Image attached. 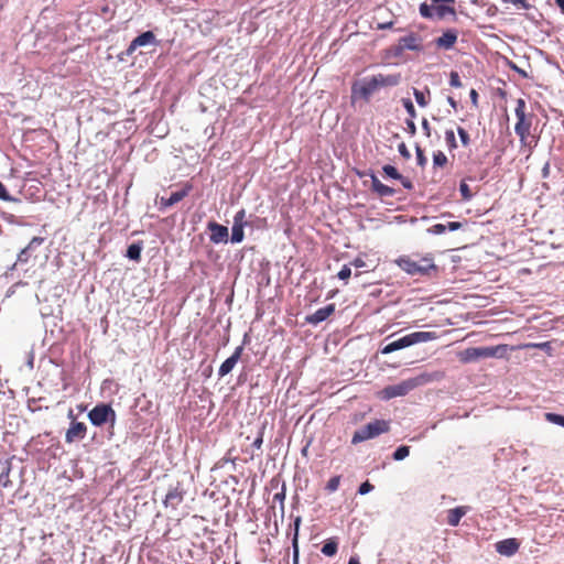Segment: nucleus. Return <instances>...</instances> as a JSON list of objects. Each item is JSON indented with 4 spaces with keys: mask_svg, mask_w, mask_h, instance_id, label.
Segmentation results:
<instances>
[{
    "mask_svg": "<svg viewBox=\"0 0 564 564\" xmlns=\"http://www.w3.org/2000/svg\"><path fill=\"white\" fill-rule=\"evenodd\" d=\"M395 263L411 275H427L430 274V271L436 269L433 258L431 257H424L415 260L412 257L402 256L395 260Z\"/></svg>",
    "mask_w": 564,
    "mask_h": 564,
    "instance_id": "obj_3",
    "label": "nucleus"
},
{
    "mask_svg": "<svg viewBox=\"0 0 564 564\" xmlns=\"http://www.w3.org/2000/svg\"><path fill=\"white\" fill-rule=\"evenodd\" d=\"M382 171H383V173H384L387 176H389V177H391V178H394V180L402 178V175H401V174L398 172V170H397L394 166H392V165H389V164L384 165V166L382 167Z\"/></svg>",
    "mask_w": 564,
    "mask_h": 564,
    "instance_id": "obj_28",
    "label": "nucleus"
},
{
    "mask_svg": "<svg viewBox=\"0 0 564 564\" xmlns=\"http://www.w3.org/2000/svg\"><path fill=\"white\" fill-rule=\"evenodd\" d=\"M409 454H410V447L406 445H401L394 451L392 457L394 460H403L404 458H406L409 456Z\"/></svg>",
    "mask_w": 564,
    "mask_h": 564,
    "instance_id": "obj_26",
    "label": "nucleus"
},
{
    "mask_svg": "<svg viewBox=\"0 0 564 564\" xmlns=\"http://www.w3.org/2000/svg\"><path fill=\"white\" fill-rule=\"evenodd\" d=\"M402 104H403V107L405 108L408 115L411 118H415L416 117V111H415V108L413 106V102L410 99H408V98H403L402 99Z\"/></svg>",
    "mask_w": 564,
    "mask_h": 564,
    "instance_id": "obj_37",
    "label": "nucleus"
},
{
    "mask_svg": "<svg viewBox=\"0 0 564 564\" xmlns=\"http://www.w3.org/2000/svg\"><path fill=\"white\" fill-rule=\"evenodd\" d=\"M370 177H371L372 191L376 192L379 188V186L382 185V183L379 181V178L373 173H370Z\"/></svg>",
    "mask_w": 564,
    "mask_h": 564,
    "instance_id": "obj_50",
    "label": "nucleus"
},
{
    "mask_svg": "<svg viewBox=\"0 0 564 564\" xmlns=\"http://www.w3.org/2000/svg\"><path fill=\"white\" fill-rule=\"evenodd\" d=\"M243 228L242 225H232L230 237L232 243H239L243 240Z\"/></svg>",
    "mask_w": 564,
    "mask_h": 564,
    "instance_id": "obj_24",
    "label": "nucleus"
},
{
    "mask_svg": "<svg viewBox=\"0 0 564 564\" xmlns=\"http://www.w3.org/2000/svg\"><path fill=\"white\" fill-rule=\"evenodd\" d=\"M447 102L454 108H457V101L453 97H447Z\"/></svg>",
    "mask_w": 564,
    "mask_h": 564,
    "instance_id": "obj_60",
    "label": "nucleus"
},
{
    "mask_svg": "<svg viewBox=\"0 0 564 564\" xmlns=\"http://www.w3.org/2000/svg\"><path fill=\"white\" fill-rule=\"evenodd\" d=\"M446 226V229L451 230V231H455V230H458L462 228L463 224L459 223V221H451L448 223Z\"/></svg>",
    "mask_w": 564,
    "mask_h": 564,
    "instance_id": "obj_51",
    "label": "nucleus"
},
{
    "mask_svg": "<svg viewBox=\"0 0 564 564\" xmlns=\"http://www.w3.org/2000/svg\"><path fill=\"white\" fill-rule=\"evenodd\" d=\"M455 0H431V3L423 2L420 6V14L425 19H443L447 14H454L453 7L443 3H454Z\"/></svg>",
    "mask_w": 564,
    "mask_h": 564,
    "instance_id": "obj_4",
    "label": "nucleus"
},
{
    "mask_svg": "<svg viewBox=\"0 0 564 564\" xmlns=\"http://www.w3.org/2000/svg\"><path fill=\"white\" fill-rule=\"evenodd\" d=\"M401 74H377L371 77L362 78L356 82L351 87L352 98L359 97L366 101L381 88L394 87L401 83Z\"/></svg>",
    "mask_w": 564,
    "mask_h": 564,
    "instance_id": "obj_1",
    "label": "nucleus"
},
{
    "mask_svg": "<svg viewBox=\"0 0 564 564\" xmlns=\"http://www.w3.org/2000/svg\"><path fill=\"white\" fill-rule=\"evenodd\" d=\"M503 2H507V3H512V4H516V6H522V7H527L525 4V0H502Z\"/></svg>",
    "mask_w": 564,
    "mask_h": 564,
    "instance_id": "obj_54",
    "label": "nucleus"
},
{
    "mask_svg": "<svg viewBox=\"0 0 564 564\" xmlns=\"http://www.w3.org/2000/svg\"><path fill=\"white\" fill-rule=\"evenodd\" d=\"M555 2L560 7L561 12L564 14V0H555Z\"/></svg>",
    "mask_w": 564,
    "mask_h": 564,
    "instance_id": "obj_61",
    "label": "nucleus"
},
{
    "mask_svg": "<svg viewBox=\"0 0 564 564\" xmlns=\"http://www.w3.org/2000/svg\"><path fill=\"white\" fill-rule=\"evenodd\" d=\"M498 349L499 347H470L460 354V360L471 362L484 358H491L497 355Z\"/></svg>",
    "mask_w": 564,
    "mask_h": 564,
    "instance_id": "obj_8",
    "label": "nucleus"
},
{
    "mask_svg": "<svg viewBox=\"0 0 564 564\" xmlns=\"http://www.w3.org/2000/svg\"><path fill=\"white\" fill-rule=\"evenodd\" d=\"M457 41V31L449 29L443 33L442 36L435 40L437 47L444 50H451Z\"/></svg>",
    "mask_w": 564,
    "mask_h": 564,
    "instance_id": "obj_17",
    "label": "nucleus"
},
{
    "mask_svg": "<svg viewBox=\"0 0 564 564\" xmlns=\"http://www.w3.org/2000/svg\"><path fill=\"white\" fill-rule=\"evenodd\" d=\"M155 43V35L152 31H145L138 35L127 48V54H132L138 47L147 46Z\"/></svg>",
    "mask_w": 564,
    "mask_h": 564,
    "instance_id": "obj_13",
    "label": "nucleus"
},
{
    "mask_svg": "<svg viewBox=\"0 0 564 564\" xmlns=\"http://www.w3.org/2000/svg\"><path fill=\"white\" fill-rule=\"evenodd\" d=\"M399 43L402 45L404 50L410 51H421V37L415 33H410L409 35L402 36L399 39Z\"/></svg>",
    "mask_w": 564,
    "mask_h": 564,
    "instance_id": "obj_18",
    "label": "nucleus"
},
{
    "mask_svg": "<svg viewBox=\"0 0 564 564\" xmlns=\"http://www.w3.org/2000/svg\"><path fill=\"white\" fill-rule=\"evenodd\" d=\"M469 507L467 506H462V507H456L454 509H451L448 510L447 512V523L451 525V527H456L459 524L460 522V519L469 511Z\"/></svg>",
    "mask_w": 564,
    "mask_h": 564,
    "instance_id": "obj_19",
    "label": "nucleus"
},
{
    "mask_svg": "<svg viewBox=\"0 0 564 564\" xmlns=\"http://www.w3.org/2000/svg\"><path fill=\"white\" fill-rule=\"evenodd\" d=\"M445 141H446V143H447L449 149L457 148L456 138H455V133H454L453 130H446V132H445Z\"/></svg>",
    "mask_w": 564,
    "mask_h": 564,
    "instance_id": "obj_35",
    "label": "nucleus"
},
{
    "mask_svg": "<svg viewBox=\"0 0 564 564\" xmlns=\"http://www.w3.org/2000/svg\"><path fill=\"white\" fill-rule=\"evenodd\" d=\"M433 163L435 166H443L447 163V158L442 151H437L433 154Z\"/></svg>",
    "mask_w": 564,
    "mask_h": 564,
    "instance_id": "obj_29",
    "label": "nucleus"
},
{
    "mask_svg": "<svg viewBox=\"0 0 564 564\" xmlns=\"http://www.w3.org/2000/svg\"><path fill=\"white\" fill-rule=\"evenodd\" d=\"M264 425L259 430L258 432V435L257 437L254 438L253 443H252V447L257 448V449H260L261 446H262V443H263V431H264Z\"/></svg>",
    "mask_w": 564,
    "mask_h": 564,
    "instance_id": "obj_40",
    "label": "nucleus"
},
{
    "mask_svg": "<svg viewBox=\"0 0 564 564\" xmlns=\"http://www.w3.org/2000/svg\"><path fill=\"white\" fill-rule=\"evenodd\" d=\"M335 311L334 304H328L324 307L318 308L313 314L306 317V322L312 325H317L327 319Z\"/></svg>",
    "mask_w": 564,
    "mask_h": 564,
    "instance_id": "obj_14",
    "label": "nucleus"
},
{
    "mask_svg": "<svg viewBox=\"0 0 564 564\" xmlns=\"http://www.w3.org/2000/svg\"><path fill=\"white\" fill-rule=\"evenodd\" d=\"M389 431V422L384 420H376L370 422L355 432L351 443L358 444L367 440L373 438Z\"/></svg>",
    "mask_w": 564,
    "mask_h": 564,
    "instance_id": "obj_5",
    "label": "nucleus"
},
{
    "mask_svg": "<svg viewBox=\"0 0 564 564\" xmlns=\"http://www.w3.org/2000/svg\"><path fill=\"white\" fill-rule=\"evenodd\" d=\"M459 192L462 194L463 199L469 200L473 197V193L467 183L462 182L459 185Z\"/></svg>",
    "mask_w": 564,
    "mask_h": 564,
    "instance_id": "obj_36",
    "label": "nucleus"
},
{
    "mask_svg": "<svg viewBox=\"0 0 564 564\" xmlns=\"http://www.w3.org/2000/svg\"><path fill=\"white\" fill-rule=\"evenodd\" d=\"M234 225H242V227L247 226L245 209H240L236 213L234 216Z\"/></svg>",
    "mask_w": 564,
    "mask_h": 564,
    "instance_id": "obj_34",
    "label": "nucleus"
},
{
    "mask_svg": "<svg viewBox=\"0 0 564 564\" xmlns=\"http://www.w3.org/2000/svg\"><path fill=\"white\" fill-rule=\"evenodd\" d=\"M373 490V486L369 481H365L359 486L358 494L366 495Z\"/></svg>",
    "mask_w": 564,
    "mask_h": 564,
    "instance_id": "obj_47",
    "label": "nucleus"
},
{
    "mask_svg": "<svg viewBox=\"0 0 564 564\" xmlns=\"http://www.w3.org/2000/svg\"><path fill=\"white\" fill-rule=\"evenodd\" d=\"M44 239L41 238V237H34L32 238V240L29 242V245L26 246V248L31 251L35 250V248H37L39 246H41L43 243Z\"/></svg>",
    "mask_w": 564,
    "mask_h": 564,
    "instance_id": "obj_45",
    "label": "nucleus"
},
{
    "mask_svg": "<svg viewBox=\"0 0 564 564\" xmlns=\"http://www.w3.org/2000/svg\"><path fill=\"white\" fill-rule=\"evenodd\" d=\"M550 174V163L546 162L542 169V176L547 177Z\"/></svg>",
    "mask_w": 564,
    "mask_h": 564,
    "instance_id": "obj_57",
    "label": "nucleus"
},
{
    "mask_svg": "<svg viewBox=\"0 0 564 564\" xmlns=\"http://www.w3.org/2000/svg\"><path fill=\"white\" fill-rule=\"evenodd\" d=\"M527 347L529 348H536V349H541L543 351H545L546 354L551 355L552 354V346H551V343L550 341H544V343H531V344H528Z\"/></svg>",
    "mask_w": 564,
    "mask_h": 564,
    "instance_id": "obj_27",
    "label": "nucleus"
},
{
    "mask_svg": "<svg viewBox=\"0 0 564 564\" xmlns=\"http://www.w3.org/2000/svg\"><path fill=\"white\" fill-rule=\"evenodd\" d=\"M351 275V269H350V265H343V268L340 269V271L338 272L337 276L338 279L343 280V281H347Z\"/></svg>",
    "mask_w": 564,
    "mask_h": 564,
    "instance_id": "obj_38",
    "label": "nucleus"
},
{
    "mask_svg": "<svg viewBox=\"0 0 564 564\" xmlns=\"http://www.w3.org/2000/svg\"><path fill=\"white\" fill-rule=\"evenodd\" d=\"M398 150H399V153L401 154V156H403L404 159L411 158L410 151L408 150L405 143H403V142L400 143L398 147Z\"/></svg>",
    "mask_w": 564,
    "mask_h": 564,
    "instance_id": "obj_49",
    "label": "nucleus"
},
{
    "mask_svg": "<svg viewBox=\"0 0 564 564\" xmlns=\"http://www.w3.org/2000/svg\"><path fill=\"white\" fill-rule=\"evenodd\" d=\"M10 466H7L6 469L0 474V486L3 488H8L11 486L9 475H10Z\"/></svg>",
    "mask_w": 564,
    "mask_h": 564,
    "instance_id": "obj_30",
    "label": "nucleus"
},
{
    "mask_svg": "<svg viewBox=\"0 0 564 564\" xmlns=\"http://www.w3.org/2000/svg\"><path fill=\"white\" fill-rule=\"evenodd\" d=\"M294 553H293V563L294 564H297V561H299V551H297V546H296V538L294 539Z\"/></svg>",
    "mask_w": 564,
    "mask_h": 564,
    "instance_id": "obj_56",
    "label": "nucleus"
},
{
    "mask_svg": "<svg viewBox=\"0 0 564 564\" xmlns=\"http://www.w3.org/2000/svg\"><path fill=\"white\" fill-rule=\"evenodd\" d=\"M242 351H243V346H238L234 354L227 358L219 367L218 369V376L219 377H225L227 376L229 372H231V370L235 368V366L237 365L238 360L240 359L241 355H242Z\"/></svg>",
    "mask_w": 564,
    "mask_h": 564,
    "instance_id": "obj_12",
    "label": "nucleus"
},
{
    "mask_svg": "<svg viewBox=\"0 0 564 564\" xmlns=\"http://www.w3.org/2000/svg\"><path fill=\"white\" fill-rule=\"evenodd\" d=\"M544 417L547 422L563 426L564 427V415L546 412L544 413Z\"/></svg>",
    "mask_w": 564,
    "mask_h": 564,
    "instance_id": "obj_25",
    "label": "nucleus"
},
{
    "mask_svg": "<svg viewBox=\"0 0 564 564\" xmlns=\"http://www.w3.org/2000/svg\"><path fill=\"white\" fill-rule=\"evenodd\" d=\"M68 417L72 419V423L65 435L66 443H73L75 441L83 440L87 431L86 425L82 422H75L73 410L68 411Z\"/></svg>",
    "mask_w": 564,
    "mask_h": 564,
    "instance_id": "obj_9",
    "label": "nucleus"
},
{
    "mask_svg": "<svg viewBox=\"0 0 564 564\" xmlns=\"http://www.w3.org/2000/svg\"><path fill=\"white\" fill-rule=\"evenodd\" d=\"M183 499H184V492L178 486H176V487L171 488L167 491L163 503L165 505V507H171L172 509H176L178 507V505L183 501Z\"/></svg>",
    "mask_w": 564,
    "mask_h": 564,
    "instance_id": "obj_15",
    "label": "nucleus"
},
{
    "mask_svg": "<svg viewBox=\"0 0 564 564\" xmlns=\"http://www.w3.org/2000/svg\"><path fill=\"white\" fill-rule=\"evenodd\" d=\"M391 26H392V22H388V23L379 24V28H380V29H388V28H391Z\"/></svg>",
    "mask_w": 564,
    "mask_h": 564,
    "instance_id": "obj_64",
    "label": "nucleus"
},
{
    "mask_svg": "<svg viewBox=\"0 0 564 564\" xmlns=\"http://www.w3.org/2000/svg\"><path fill=\"white\" fill-rule=\"evenodd\" d=\"M0 199L4 202H14L15 198L9 195L6 186L0 182Z\"/></svg>",
    "mask_w": 564,
    "mask_h": 564,
    "instance_id": "obj_42",
    "label": "nucleus"
},
{
    "mask_svg": "<svg viewBox=\"0 0 564 564\" xmlns=\"http://www.w3.org/2000/svg\"><path fill=\"white\" fill-rule=\"evenodd\" d=\"M446 230V226L443 225V224H436L434 226H432L431 228H429V232L431 234H434V235H441L443 232H445Z\"/></svg>",
    "mask_w": 564,
    "mask_h": 564,
    "instance_id": "obj_46",
    "label": "nucleus"
},
{
    "mask_svg": "<svg viewBox=\"0 0 564 564\" xmlns=\"http://www.w3.org/2000/svg\"><path fill=\"white\" fill-rule=\"evenodd\" d=\"M415 152H416V160H417V164H419L420 166H424V165L426 164L427 160H426V158H425V155H424L423 150L417 145V147L415 148Z\"/></svg>",
    "mask_w": 564,
    "mask_h": 564,
    "instance_id": "obj_43",
    "label": "nucleus"
},
{
    "mask_svg": "<svg viewBox=\"0 0 564 564\" xmlns=\"http://www.w3.org/2000/svg\"><path fill=\"white\" fill-rule=\"evenodd\" d=\"M207 229L210 231L209 240L213 243H223L228 241V228L216 221H209Z\"/></svg>",
    "mask_w": 564,
    "mask_h": 564,
    "instance_id": "obj_11",
    "label": "nucleus"
},
{
    "mask_svg": "<svg viewBox=\"0 0 564 564\" xmlns=\"http://www.w3.org/2000/svg\"><path fill=\"white\" fill-rule=\"evenodd\" d=\"M348 564H360V562L357 557H350Z\"/></svg>",
    "mask_w": 564,
    "mask_h": 564,
    "instance_id": "obj_63",
    "label": "nucleus"
},
{
    "mask_svg": "<svg viewBox=\"0 0 564 564\" xmlns=\"http://www.w3.org/2000/svg\"><path fill=\"white\" fill-rule=\"evenodd\" d=\"M339 484H340V476H334L328 480V482L326 485V490H328L329 492H335L338 489Z\"/></svg>",
    "mask_w": 564,
    "mask_h": 564,
    "instance_id": "obj_32",
    "label": "nucleus"
},
{
    "mask_svg": "<svg viewBox=\"0 0 564 564\" xmlns=\"http://www.w3.org/2000/svg\"><path fill=\"white\" fill-rule=\"evenodd\" d=\"M376 193L381 197H386V196H393L395 194V191L392 187L382 184L381 186H379V188L376 191Z\"/></svg>",
    "mask_w": 564,
    "mask_h": 564,
    "instance_id": "obj_33",
    "label": "nucleus"
},
{
    "mask_svg": "<svg viewBox=\"0 0 564 564\" xmlns=\"http://www.w3.org/2000/svg\"><path fill=\"white\" fill-rule=\"evenodd\" d=\"M519 549V543L516 539H506L496 544V551L506 556H512Z\"/></svg>",
    "mask_w": 564,
    "mask_h": 564,
    "instance_id": "obj_16",
    "label": "nucleus"
},
{
    "mask_svg": "<svg viewBox=\"0 0 564 564\" xmlns=\"http://www.w3.org/2000/svg\"><path fill=\"white\" fill-rule=\"evenodd\" d=\"M457 133L459 135V139L463 143L464 147H467L469 144V134L467 133V131L465 129H463L462 127H458L457 128Z\"/></svg>",
    "mask_w": 564,
    "mask_h": 564,
    "instance_id": "obj_39",
    "label": "nucleus"
},
{
    "mask_svg": "<svg viewBox=\"0 0 564 564\" xmlns=\"http://www.w3.org/2000/svg\"><path fill=\"white\" fill-rule=\"evenodd\" d=\"M406 336H408L410 346L419 344V343H426V341L435 338V334L431 333V332H414V333L408 334Z\"/></svg>",
    "mask_w": 564,
    "mask_h": 564,
    "instance_id": "obj_21",
    "label": "nucleus"
},
{
    "mask_svg": "<svg viewBox=\"0 0 564 564\" xmlns=\"http://www.w3.org/2000/svg\"><path fill=\"white\" fill-rule=\"evenodd\" d=\"M406 126L411 134H414L416 132L415 123L412 120H408Z\"/></svg>",
    "mask_w": 564,
    "mask_h": 564,
    "instance_id": "obj_55",
    "label": "nucleus"
},
{
    "mask_svg": "<svg viewBox=\"0 0 564 564\" xmlns=\"http://www.w3.org/2000/svg\"><path fill=\"white\" fill-rule=\"evenodd\" d=\"M338 544L335 540H327L322 546V553L326 556H334L337 553Z\"/></svg>",
    "mask_w": 564,
    "mask_h": 564,
    "instance_id": "obj_23",
    "label": "nucleus"
},
{
    "mask_svg": "<svg viewBox=\"0 0 564 564\" xmlns=\"http://www.w3.org/2000/svg\"><path fill=\"white\" fill-rule=\"evenodd\" d=\"M422 128L425 131L426 135H430V124H429V121L426 119H423Z\"/></svg>",
    "mask_w": 564,
    "mask_h": 564,
    "instance_id": "obj_59",
    "label": "nucleus"
},
{
    "mask_svg": "<svg viewBox=\"0 0 564 564\" xmlns=\"http://www.w3.org/2000/svg\"><path fill=\"white\" fill-rule=\"evenodd\" d=\"M449 85L455 88L462 87V82L458 73L452 72L449 76Z\"/></svg>",
    "mask_w": 564,
    "mask_h": 564,
    "instance_id": "obj_41",
    "label": "nucleus"
},
{
    "mask_svg": "<svg viewBox=\"0 0 564 564\" xmlns=\"http://www.w3.org/2000/svg\"><path fill=\"white\" fill-rule=\"evenodd\" d=\"M516 117L518 119L514 131L523 142L530 133L531 122L525 119V101L521 98L517 100Z\"/></svg>",
    "mask_w": 564,
    "mask_h": 564,
    "instance_id": "obj_7",
    "label": "nucleus"
},
{
    "mask_svg": "<svg viewBox=\"0 0 564 564\" xmlns=\"http://www.w3.org/2000/svg\"><path fill=\"white\" fill-rule=\"evenodd\" d=\"M430 380L431 377L429 375L422 373L399 383L387 386L380 391V398L382 400H390L397 397H404L417 387L427 383Z\"/></svg>",
    "mask_w": 564,
    "mask_h": 564,
    "instance_id": "obj_2",
    "label": "nucleus"
},
{
    "mask_svg": "<svg viewBox=\"0 0 564 564\" xmlns=\"http://www.w3.org/2000/svg\"><path fill=\"white\" fill-rule=\"evenodd\" d=\"M284 499V492H278L274 495V500H283Z\"/></svg>",
    "mask_w": 564,
    "mask_h": 564,
    "instance_id": "obj_62",
    "label": "nucleus"
},
{
    "mask_svg": "<svg viewBox=\"0 0 564 564\" xmlns=\"http://www.w3.org/2000/svg\"><path fill=\"white\" fill-rule=\"evenodd\" d=\"M406 347H410V343H409L408 336L405 335L397 340H393V341L387 344L384 347H382L381 354L388 355V354H391L393 351H397V350H400V349H403Z\"/></svg>",
    "mask_w": 564,
    "mask_h": 564,
    "instance_id": "obj_20",
    "label": "nucleus"
},
{
    "mask_svg": "<svg viewBox=\"0 0 564 564\" xmlns=\"http://www.w3.org/2000/svg\"><path fill=\"white\" fill-rule=\"evenodd\" d=\"M142 243L141 242H134L130 245L127 249L126 256L133 261L139 262L141 259V251H142Z\"/></svg>",
    "mask_w": 564,
    "mask_h": 564,
    "instance_id": "obj_22",
    "label": "nucleus"
},
{
    "mask_svg": "<svg viewBox=\"0 0 564 564\" xmlns=\"http://www.w3.org/2000/svg\"><path fill=\"white\" fill-rule=\"evenodd\" d=\"M88 419L95 426H101L105 423L113 425L116 422V412L111 405L100 403L89 411Z\"/></svg>",
    "mask_w": 564,
    "mask_h": 564,
    "instance_id": "obj_6",
    "label": "nucleus"
},
{
    "mask_svg": "<svg viewBox=\"0 0 564 564\" xmlns=\"http://www.w3.org/2000/svg\"><path fill=\"white\" fill-rule=\"evenodd\" d=\"M469 96H470L471 102L474 105H476L477 104V98H478L477 91L475 89H471Z\"/></svg>",
    "mask_w": 564,
    "mask_h": 564,
    "instance_id": "obj_58",
    "label": "nucleus"
},
{
    "mask_svg": "<svg viewBox=\"0 0 564 564\" xmlns=\"http://www.w3.org/2000/svg\"><path fill=\"white\" fill-rule=\"evenodd\" d=\"M413 95H414L415 101L417 102V105L420 107L427 106L429 100L426 99L425 94L423 91H421L419 89H414Z\"/></svg>",
    "mask_w": 564,
    "mask_h": 564,
    "instance_id": "obj_31",
    "label": "nucleus"
},
{
    "mask_svg": "<svg viewBox=\"0 0 564 564\" xmlns=\"http://www.w3.org/2000/svg\"><path fill=\"white\" fill-rule=\"evenodd\" d=\"M32 251L29 250L26 247L20 251L18 254V261L19 262H28V260L31 257Z\"/></svg>",
    "mask_w": 564,
    "mask_h": 564,
    "instance_id": "obj_44",
    "label": "nucleus"
},
{
    "mask_svg": "<svg viewBox=\"0 0 564 564\" xmlns=\"http://www.w3.org/2000/svg\"><path fill=\"white\" fill-rule=\"evenodd\" d=\"M398 180L401 182V184L403 185L404 188H406V189L413 188V183L409 178L402 176V178H398Z\"/></svg>",
    "mask_w": 564,
    "mask_h": 564,
    "instance_id": "obj_52",
    "label": "nucleus"
},
{
    "mask_svg": "<svg viewBox=\"0 0 564 564\" xmlns=\"http://www.w3.org/2000/svg\"><path fill=\"white\" fill-rule=\"evenodd\" d=\"M351 265H354L355 268H365L367 267L366 265V262L360 259V258H356L354 261L350 262Z\"/></svg>",
    "mask_w": 564,
    "mask_h": 564,
    "instance_id": "obj_53",
    "label": "nucleus"
},
{
    "mask_svg": "<svg viewBox=\"0 0 564 564\" xmlns=\"http://www.w3.org/2000/svg\"><path fill=\"white\" fill-rule=\"evenodd\" d=\"M192 188L193 186L189 183H186L181 189L173 192L169 198L161 197L160 208L165 209L181 202L191 193Z\"/></svg>",
    "mask_w": 564,
    "mask_h": 564,
    "instance_id": "obj_10",
    "label": "nucleus"
},
{
    "mask_svg": "<svg viewBox=\"0 0 564 564\" xmlns=\"http://www.w3.org/2000/svg\"><path fill=\"white\" fill-rule=\"evenodd\" d=\"M404 51H405V50L402 47V45H401L399 42H398V44H397V45H394V46L390 47V53H391V55H392V56H394V57H400V56H402V54H403V52H404Z\"/></svg>",
    "mask_w": 564,
    "mask_h": 564,
    "instance_id": "obj_48",
    "label": "nucleus"
}]
</instances>
